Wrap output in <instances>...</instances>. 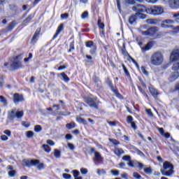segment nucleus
Masks as SVG:
<instances>
[{
	"instance_id": "1",
	"label": "nucleus",
	"mask_w": 179,
	"mask_h": 179,
	"mask_svg": "<svg viewBox=\"0 0 179 179\" xmlns=\"http://www.w3.org/2000/svg\"><path fill=\"white\" fill-rule=\"evenodd\" d=\"M22 59H23V54H20L13 57V62L10 66H8L9 62H5L3 66L7 67L8 71H17V69L23 68V64L20 62Z\"/></svg>"
},
{
	"instance_id": "2",
	"label": "nucleus",
	"mask_w": 179,
	"mask_h": 179,
	"mask_svg": "<svg viewBox=\"0 0 179 179\" xmlns=\"http://www.w3.org/2000/svg\"><path fill=\"white\" fill-rule=\"evenodd\" d=\"M164 62V56L160 51L155 52L150 57V64L154 66H160L163 65Z\"/></svg>"
},
{
	"instance_id": "3",
	"label": "nucleus",
	"mask_w": 179,
	"mask_h": 179,
	"mask_svg": "<svg viewBox=\"0 0 179 179\" xmlns=\"http://www.w3.org/2000/svg\"><path fill=\"white\" fill-rule=\"evenodd\" d=\"M23 167H31V166H37L38 170H43L45 169L44 163L40 162L39 159H24L22 161Z\"/></svg>"
},
{
	"instance_id": "4",
	"label": "nucleus",
	"mask_w": 179,
	"mask_h": 179,
	"mask_svg": "<svg viewBox=\"0 0 179 179\" xmlns=\"http://www.w3.org/2000/svg\"><path fill=\"white\" fill-rule=\"evenodd\" d=\"M162 176L170 177L174 174V165L171 162L166 161L163 164V169H160Z\"/></svg>"
},
{
	"instance_id": "5",
	"label": "nucleus",
	"mask_w": 179,
	"mask_h": 179,
	"mask_svg": "<svg viewBox=\"0 0 179 179\" xmlns=\"http://www.w3.org/2000/svg\"><path fill=\"white\" fill-rule=\"evenodd\" d=\"M164 13V8L162 6H148V15L160 16Z\"/></svg>"
},
{
	"instance_id": "6",
	"label": "nucleus",
	"mask_w": 179,
	"mask_h": 179,
	"mask_svg": "<svg viewBox=\"0 0 179 179\" xmlns=\"http://www.w3.org/2000/svg\"><path fill=\"white\" fill-rule=\"evenodd\" d=\"M106 83L110 87L111 92H113V93H114L115 96H116V97H117V99H120V100H124V96H122V94H121V93H120V91H118V89L117 88V87H114L113 80H111V78H110V77H108L106 78Z\"/></svg>"
},
{
	"instance_id": "7",
	"label": "nucleus",
	"mask_w": 179,
	"mask_h": 179,
	"mask_svg": "<svg viewBox=\"0 0 179 179\" xmlns=\"http://www.w3.org/2000/svg\"><path fill=\"white\" fill-rule=\"evenodd\" d=\"M121 52L122 55H124V57H127V61H129V62H131H131H133V64L135 65L137 69L139 70L141 69L139 67V64H138V62L134 59H133L132 56H131V55H129L128 51H127V48L125 47V43H123L122 44V47L121 48Z\"/></svg>"
},
{
	"instance_id": "8",
	"label": "nucleus",
	"mask_w": 179,
	"mask_h": 179,
	"mask_svg": "<svg viewBox=\"0 0 179 179\" xmlns=\"http://www.w3.org/2000/svg\"><path fill=\"white\" fill-rule=\"evenodd\" d=\"M84 101L91 108L99 110V103L100 102L97 101V97L92 98L90 96H86L84 98Z\"/></svg>"
},
{
	"instance_id": "9",
	"label": "nucleus",
	"mask_w": 179,
	"mask_h": 179,
	"mask_svg": "<svg viewBox=\"0 0 179 179\" xmlns=\"http://www.w3.org/2000/svg\"><path fill=\"white\" fill-rule=\"evenodd\" d=\"M132 10L136 13H147L149 10V6H145L143 4H136L132 7Z\"/></svg>"
},
{
	"instance_id": "10",
	"label": "nucleus",
	"mask_w": 179,
	"mask_h": 179,
	"mask_svg": "<svg viewBox=\"0 0 179 179\" xmlns=\"http://www.w3.org/2000/svg\"><path fill=\"white\" fill-rule=\"evenodd\" d=\"M85 47H87V48H91L90 50L91 55H96L97 52V45H96L93 41H87L85 42Z\"/></svg>"
},
{
	"instance_id": "11",
	"label": "nucleus",
	"mask_w": 179,
	"mask_h": 179,
	"mask_svg": "<svg viewBox=\"0 0 179 179\" xmlns=\"http://www.w3.org/2000/svg\"><path fill=\"white\" fill-rule=\"evenodd\" d=\"M90 153H94L95 158L94 159V162L95 164H99L100 162H103V157H101V155L100 152L96 151V149L93 147L90 148Z\"/></svg>"
},
{
	"instance_id": "12",
	"label": "nucleus",
	"mask_w": 179,
	"mask_h": 179,
	"mask_svg": "<svg viewBox=\"0 0 179 179\" xmlns=\"http://www.w3.org/2000/svg\"><path fill=\"white\" fill-rule=\"evenodd\" d=\"M148 90L151 96H152L155 100L157 101L159 100V95L160 94V92H159V90L155 88L153 85H151L148 87Z\"/></svg>"
},
{
	"instance_id": "13",
	"label": "nucleus",
	"mask_w": 179,
	"mask_h": 179,
	"mask_svg": "<svg viewBox=\"0 0 179 179\" xmlns=\"http://www.w3.org/2000/svg\"><path fill=\"white\" fill-rule=\"evenodd\" d=\"M159 28L157 27H152L148 29L147 31L142 32L143 36H155L157 33Z\"/></svg>"
},
{
	"instance_id": "14",
	"label": "nucleus",
	"mask_w": 179,
	"mask_h": 179,
	"mask_svg": "<svg viewBox=\"0 0 179 179\" xmlns=\"http://www.w3.org/2000/svg\"><path fill=\"white\" fill-rule=\"evenodd\" d=\"M40 33H41V27L38 28L34 32L31 39V44H36V43L38 41V37H40Z\"/></svg>"
},
{
	"instance_id": "15",
	"label": "nucleus",
	"mask_w": 179,
	"mask_h": 179,
	"mask_svg": "<svg viewBox=\"0 0 179 179\" xmlns=\"http://www.w3.org/2000/svg\"><path fill=\"white\" fill-rule=\"evenodd\" d=\"M13 100L15 104H17V103H22V101H24V98L23 97V94L15 93L13 94Z\"/></svg>"
},
{
	"instance_id": "16",
	"label": "nucleus",
	"mask_w": 179,
	"mask_h": 179,
	"mask_svg": "<svg viewBox=\"0 0 179 179\" xmlns=\"http://www.w3.org/2000/svg\"><path fill=\"white\" fill-rule=\"evenodd\" d=\"M127 124H130L132 129L136 131V129H138V126L136 125V122H134V117L131 115H128L127 117Z\"/></svg>"
},
{
	"instance_id": "17",
	"label": "nucleus",
	"mask_w": 179,
	"mask_h": 179,
	"mask_svg": "<svg viewBox=\"0 0 179 179\" xmlns=\"http://www.w3.org/2000/svg\"><path fill=\"white\" fill-rule=\"evenodd\" d=\"M171 62H176L179 60V50H174L171 52L170 56Z\"/></svg>"
},
{
	"instance_id": "18",
	"label": "nucleus",
	"mask_w": 179,
	"mask_h": 179,
	"mask_svg": "<svg viewBox=\"0 0 179 179\" xmlns=\"http://www.w3.org/2000/svg\"><path fill=\"white\" fill-rule=\"evenodd\" d=\"M16 24L17 23L15 20L10 22L8 25L6 27V29H3L4 33H9L10 31H12V30L15 29Z\"/></svg>"
},
{
	"instance_id": "19",
	"label": "nucleus",
	"mask_w": 179,
	"mask_h": 179,
	"mask_svg": "<svg viewBox=\"0 0 179 179\" xmlns=\"http://www.w3.org/2000/svg\"><path fill=\"white\" fill-rule=\"evenodd\" d=\"M169 5L172 9H178L179 0H169Z\"/></svg>"
},
{
	"instance_id": "20",
	"label": "nucleus",
	"mask_w": 179,
	"mask_h": 179,
	"mask_svg": "<svg viewBox=\"0 0 179 179\" xmlns=\"http://www.w3.org/2000/svg\"><path fill=\"white\" fill-rule=\"evenodd\" d=\"M122 159L124 162H129L127 163L129 167H135L134 165V161L131 160V155H124Z\"/></svg>"
},
{
	"instance_id": "21",
	"label": "nucleus",
	"mask_w": 179,
	"mask_h": 179,
	"mask_svg": "<svg viewBox=\"0 0 179 179\" xmlns=\"http://www.w3.org/2000/svg\"><path fill=\"white\" fill-rule=\"evenodd\" d=\"M8 118L10 121H13L16 118V108L12 109L8 112Z\"/></svg>"
},
{
	"instance_id": "22",
	"label": "nucleus",
	"mask_w": 179,
	"mask_h": 179,
	"mask_svg": "<svg viewBox=\"0 0 179 179\" xmlns=\"http://www.w3.org/2000/svg\"><path fill=\"white\" fill-rule=\"evenodd\" d=\"M178 78H179V72L174 71L171 73V76H169V82H174V80H177Z\"/></svg>"
},
{
	"instance_id": "23",
	"label": "nucleus",
	"mask_w": 179,
	"mask_h": 179,
	"mask_svg": "<svg viewBox=\"0 0 179 179\" xmlns=\"http://www.w3.org/2000/svg\"><path fill=\"white\" fill-rule=\"evenodd\" d=\"M155 41H149L145 45V47L142 48L143 51H149V50H150L152 48V47H153V45H155Z\"/></svg>"
},
{
	"instance_id": "24",
	"label": "nucleus",
	"mask_w": 179,
	"mask_h": 179,
	"mask_svg": "<svg viewBox=\"0 0 179 179\" xmlns=\"http://www.w3.org/2000/svg\"><path fill=\"white\" fill-rule=\"evenodd\" d=\"M62 30H64V24L62 23L58 26L56 32L53 36V40L58 37V35L61 33V31H62Z\"/></svg>"
},
{
	"instance_id": "25",
	"label": "nucleus",
	"mask_w": 179,
	"mask_h": 179,
	"mask_svg": "<svg viewBox=\"0 0 179 179\" xmlns=\"http://www.w3.org/2000/svg\"><path fill=\"white\" fill-rule=\"evenodd\" d=\"M136 20H138V15H136V13L131 15L129 17V24H134V23H136Z\"/></svg>"
},
{
	"instance_id": "26",
	"label": "nucleus",
	"mask_w": 179,
	"mask_h": 179,
	"mask_svg": "<svg viewBox=\"0 0 179 179\" xmlns=\"http://www.w3.org/2000/svg\"><path fill=\"white\" fill-rule=\"evenodd\" d=\"M34 19V14L31 13L28 15V17L23 20L22 23L24 24H29V23H31V20Z\"/></svg>"
},
{
	"instance_id": "27",
	"label": "nucleus",
	"mask_w": 179,
	"mask_h": 179,
	"mask_svg": "<svg viewBox=\"0 0 179 179\" xmlns=\"http://www.w3.org/2000/svg\"><path fill=\"white\" fill-rule=\"evenodd\" d=\"M113 153H115V155L117 156V157H121V155H124L125 152L122 148H115L113 151Z\"/></svg>"
},
{
	"instance_id": "28",
	"label": "nucleus",
	"mask_w": 179,
	"mask_h": 179,
	"mask_svg": "<svg viewBox=\"0 0 179 179\" xmlns=\"http://www.w3.org/2000/svg\"><path fill=\"white\" fill-rule=\"evenodd\" d=\"M122 69L124 72V75L127 76V78H128V79H131V73H129V71L128 70L127 66H125V64L124 63L122 64Z\"/></svg>"
},
{
	"instance_id": "29",
	"label": "nucleus",
	"mask_w": 179,
	"mask_h": 179,
	"mask_svg": "<svg viewBox=\"0 0 179 179\" xmlns=\"http://www.w3.org/2000/svg\"><path fill=\"white\" fill-rule=\"evenodd\" d=\"M138 90H139L140 93H141L142 95L147 99V100H149V95H148V93H146V91L143 90L141 86L138 85Z\"/></svg>"
},
{
	"instance_id": "30",
	"label": "nucleus",
	"mask_w": 179,
	"mask_h": 179,
	"mask_svg": "<svg viewBox=\"0 0 179 179\" xmlns=\"http://www.w3.org/2000/svg\"><path fill=\"white\" fill-rule=\"evenodd\" d=\"M76 121L78 124H83V125H87V121L83 117H76Z\"/></svg>"
},
{
	"instance_id": "31",
	"label": "nucleus",
	"mask_w": 179,
	"mask_h": 179,
	"mask_svg": "<svg viewBox=\"0 0 179 179\" xmlns=\"http://www.w3.org/2000/svg\"><path fill=\"white\" fill-rule=\"evenodd\" d=\"M97 25L99 29H101V30H104L106 25L103 24V22H101V18L99 17L97 21Z\"/></svg>"
},
{
	"instance_id": "32",
	"label": "nucleus",
	"mask_w": 179,
	"mask_h": 179,
	"mask_svg": "<svg viewBox=\"0 0 179 179\" xmlns=\"http://www.w3.org/2000/svg\"><path fill=\"white\" fill-rule=\"evenodd\" d=\"M60 76L63 78V80L64 82H66V83H68V82H69V80H71V78H69V77H68V75H66V73H65V72L61 73Z\"/></svg>"
},
{
	"instance_id": "33",
	"label": "nucleus",
	"mask_w": 179,
	"mask_h": 179,
	"mask_svg": "<svg viewBox=\"0 0 179 179\" xmlns=\"http://www.w3.org/2000/svg\"><path fill=\"white\" fill-rule=\"evenodd\" d=\"M23 115H24V111L21 110H16L15 111V118H22Z\"/></svg>"
},
{
	"instance_id": "34",
	"label": "nucleus",
	"mask_w": 179,
	"mask_h": 179,
	"mask_svg": "<svg viewBox=\"0 0 179 179\" xmlns=\"http://www.w3.org/2000/svg\"><path fill=\"white\" fill-rule=\"evenodd\" d=\"M42 148L46 153H50V152H51V147L47 144H43Z\"/></svg>"
},
{
	"instance_id": "35",
	"label": "nucleus",
	"mask_w": 179,
	"mask_h": 179,
	"mask_svg": "<svg viewBox=\"0 0 179 179\" xmlns=\"http://www.w3.org/2000/svg\"><path fill=\"white\" fill-rule=\"evenodd\" d=\"M54 156L56 157V159H59V157H61V151L58 149H55Z\"/></svg>"
},
{
	"instance_id": "36",
	"label": "nucleus",
	"mask_w": 179,
	"mask_h": 179,
	"mask_svg": "<svg viewBox=\"0 0 179 179\" xmlns=\"http://www.w3.org/2000/svg\"><path fill=\"white\" fill-rule=\"evenodd\" d=\"M144 173H145V174H148L149 176H150V174L153 173V169H152V167L150 166L145 168Z\"/></svg>"
},
{
	"instance_id": "37",
	"label": "nucleus",
	"mask_w": 179,
	"mask_h": 179,
	"mask_svg": "<svg viewBox=\"0 0 179 179\" xmlns=\"http://www.w3.org/2000/svg\"><path fill=\"white\" fill-rule=\"evenodd\" d=\"M69 47L70 48L68 50V52H72L75 50V41L70 43Z\"/></svg>"
},
{
	"instance_id": "38",
	"label": "nucleus",
	"mask_w": 179,
	"mask_h": 179,
	"mask_svg": "<svg viewBox=\"0 0 179 179\" xmlns=\"http://www.w3.org/2000/svg\"><path fill=\"white\" fill-rule=\"evenodd\" d=\"M109 142H111L115 146L120 145V141L115 138H109Z\"/></svg>"
},
{
	"instance_id": "39",
	"label": "nucleus",
	"mask_w": 179,
	"mask_h": 179,
	"mask_svg": "<svg viewBox=\"0 0 179 179\" xmlns=\"http://www.w3.org/2000/svg\"><path fill=\"white\" fill-rule=\"evenodd\" d=\"M75 127H76L75 122L68 123L66 124V128H67V129H73V128H75Z\"/></svg>"
},
{
	"instance_id": "40",
	"label": "nucleus",
	"mask_w": 179,
	"mask_h": 179,
	"mask_svg": "<svg viewBox=\"0 0 179 179\" xmlns=\"http://www.w3.org/2000/svg\"><path fill=\"white\" fill-rule=\"evenodd\" d=\"M72 174L74 177V178H76L77 177H79V176L80 175V172H79V171L75 169L72 171Z\"/></svg>"
},
{
	"instance_id": "41",
	"label": "nucleus",
	"mask_w": 179,
	"mask_h": 179,
	"mask_svg": "<svg viewBox=\"0 0 179 179\" xmlns=\"http://www.w3.org/2000/svg\"><path fill=\"white\" fill-rule=\"evenodd\" d=\"M136 15H137V17H138L140 19H146L147 15L142 13H136Z\"/></svg>"
},
{
	"instance_id": "42",
	"label": "nucleus",
	"mask_w": 179,
	"mask_h": 179,
	"mask_svg": "<svg viewBox=\"0 0 179 179\" xmlns=\"http://www.w3.org/2000/svg\"><path fill=\"white\" fill-rule=\"evenodd\" d=\"M0 103H3V104L6 105V104H8V100H6V98H5V96L1 95L0 96Z\"/></svg>"
},
{
	"instance_id": "43",
	"label": "nucleus",
	"mask_w": 179,
	"mask_h": 179,
	"mask_svg": "<svg viewBox=\"0 0 179 179\" xmlns=\"http://www.w3.org/2000/svg\"><path fill=\"white\" fill-rule=\"evenodd\" d=\"M85 57L87 59H88V61H87L88 64H94L93 61L92 60L93 59V57L90 55H86Z\"/></svg>"
},
{
	"instance_id": "44",
	"label": "nucleus",
	"mask_w": 179,
	"mask_h": 179,
	"mask_svg": "<svg viewBox=\"0 0 179 179\" xmlns=\"http://www.w3.org/2000/svg\"><path fill=\"white\" fill-rule=\"evenodd\" d=\"M138 80L141 85V86H143V87L144 89H147L148 86H146V83H145V81L143 80V79H142V78H138Z\"/></svg>"
},
{
	"instance_id": "45",
	"label": "nucleus",
	"mask_w": 179,
	"mask_h": 179,
	"mask_svg": "<svg viewBox=\"0 0 179 179\" xmlns=\"http://www.w3.org/2000/svg\"><path fill=\"white\" fill-rule=\"evenodd\" d=\"M141 71L143 72V73L144 75H145V76H148L149 75V72H148V71H146V67H145V66H142L141 67Z\"/></svg>"
},
{
	"instance_id": "46",
	"label": "nucleus",
	"mask_w": 179,
	"mask_h": 179,
	"mask_svg": "<svg viewBox=\"0 0 179 179\" xmlns=\"http://www.w3.org/2000/svg\"><path fill=\"white\" fill-rule=\"evenodd\" d=\"M43 127H41V125H36L34 127V131L35 132H41V131H42Z\"/></svg>"
},
{
	"instance_id": "47",
	"label": "nucleus",
	"mask_w": 179,
	"mask_h": 179,
	"mask_svg": "<svg viewBox=\"0 0 179 179\" xmlns=\"http://www.w3.org/2000/svg\"><path fill=\"white\" fill-rule=\"evenodd\" d=\"M87 17H89V12L84 11L81 15V19H86Z\"/></svg>"
},
{
	"instance_id": "48",
	"label": "nucleus",
	"mask_w": 179,
	"mask_h": 179,
	"mask_svg": "<svg viewBox=\"0 0 179 179\" xmlns=\"http://www.w3.org/2000/svg\"><path fill=\"white\" fill-rule=\"evenodd\" d=\"M92 80L94 82V83H99V82H100V78H99V76H94L92 77Z\"/></svg>"
},
{
	"instance_id": "49",
	"label": "nucleus",
	"mask_w": 179,
	"mask_h": 179,
	"mask_svg": "<svg viewBox=\"0 0 179 179\" xmlns=\"http://www.w3.org/2000/svg\"><path fill=\"white\" fill-rule=\"evenodd\" d=\"M133 177H134V178H136V179L142 178V176L138 172H134Z\"/></svg>"
},
{
	"instance_id": "50",
	"label": "nucleus",
	"mask_w": 179,
	"mask_h": 179,
	"mask_svg": "<svg viewBox=\"0 0 179 179\" xmlns=\"http://www.w3.org/2000/svg\"><path fill=\"white\" fill-rule=\"evenodd\" d=\"M108 124L110 126V127H115L117 125V124H118V122L117 121H107Z\"/></svg>"
},
{
	"instance_id": "51",
	"label": "nucleus",
	"mask_w": 179,
	"mask_h": 179,
	"mask_svg": "<svg viewBox=\"0 0 179 179\" xmlns=\"http://www.w3.org/2000/svg\"><path fill=\"white\" fill-rule=\"evenodd\" d=\"M34 136V132L32 131H27V138H33Z\"/></svg>"
},
{
	"instance_id": "52",
	"label": "nucleus",
	"mask_w": 179,
	"mask_h": 179,
	"mask_svg": "<svg viewBox=\"0 0 179 179\" xmlns=\"http://www.w3.org/2000/svg\"><path fill=\"white\" fill-rule=\"evenodd\" d=\"M162 23H165L166 24H173V23H174V20H165L162 21Z\"/></svg>"
},
{
	"instance_id": "53",
	"label": "nucleus",
	"mask_w": 179,
	"mask_h": 179,
	"mask_svg": "<svg viewBox=\"0 0 179 179\" xmlns=\"http://www.w3.org/2000/svg\"><path fill=\"white\" fill-rule=\"evenodd\" d=\"M161 27H162L163 29H170V27H173V26L169 25L168 24L162 22L161 24Z\"/></svg>"
},
{
	"instance_id": "54",
	"label": "nucleus",
	"mask_w": 179,
	"mask_h": 179,
	"mask_svg": "<svg viewBox=\"0 0 179 179\" xmlns=\"http://www.w3.org/2000/svg\"><path fill=\"white\" fill-rule=\"evenodd\" d=\"M30 122H26V121H23L22 122V127H24V128H29V127H30Z\"/></svg>"
},
{
	"instance_id": "55",
	"label": "nucleus",
	"mask_w": 179,
	"mask_h": 179,
	"mask_svg": "<svg viewBox=\"0 0 179 179\" xmlns=\"http://www.w3.org/2000/svg\"><path fill=\"white\" fill-rule=\"evenodd\" d=\"M62 177L64 179H71V178H72V176L69 173H63Z\"/></svg>"
},
{
	"instance_id": "56",
	"label": "nucleus",
	"mask_w": 179,
	"mask_h": 179,
	"mask_svg": "<svg viewBox=\"0 0 179 179\" xmlns=\"http://www.w3.org/2000/svg\"><path fill=\"white\" fill-rule=\"evenodd\" d=\"M110 173L113 174V176H119L120 175V171L115 169V170H111Z\"/></svg>"
},
{
	"instance_id": "57",
	"label": "nucleus",
	"mask_w": 179,
	"mask_h": 179,
	"mask_svg": "<svg viewBox=\"0 0 179 179\" xmlns=\"http://www.w3.org/2000/svg\"><path fill=\"white\" fill-rule=\"evenodd\" d=\"M145 113L148 114V117H153V112H152V109H146Z\"/></svg>"
},
{
	"instance_id": "58",
	"label": "nucleus",
	"mask_w": 179,
	"mask_h": 179,
	"mask_svg": "<svg viewBox=\"0 0 179 179\" xmlns=\"http://www.w3.org/2000/svg\"><path fill=\"white\" fill-rule=\"evenodd\" d=\"M15 175H16V171L15 170L10 171L8 172L9 177H15Z\"/></svg>"
},
{
	"instance_id": "59",
	"label": "nucleus",
	"mask_w": 179,
	"mask_h": 179,
	"mask_svg": "<svg viewBox=\"0 0 179 179\" xmlns=\"http://www.w3.org/2000/svg\"><path fill=\"white\" fill-rule=\"evenodd\" d=\"M10 10H17V6L16 4H10Z\"/></svg>"
},
{
	"instance_id": "60",
	"label": "nucleus",
	"mask_w": 179,
	"mask_h": 179,
	"mask_svg": "<svg viewBox=\"0 0 179 179\" xmlns=\"http://www.w3.org/2000/svg\"><path fill=\"white\" fill-rule=\"evenodd\" d=\"M67 146L70 149V150H75V145L73 144L68 143Z\"/></svg>"
},
{
	"instance_id": "61",
	"label": "nucleus",
	"mask_w": 179,
	"mask_h": 179,
	"mask_svg": "<svg viewBox=\"0 0 179 179\" xmlns=\"http://www.w3.org/2000/svg\"><path fill=\"white\" fill-rule=\"evenodd\" d=\"M97 174L100 176V174H106V170L104 169H97L96 171Z\"/></svg>"
},
{
	"instance_id": "62",
	"label": "nucleus",
	"mask_w": 179,
	"mask_h": 179,
	"mask_svg": "<svg viewBox=\"0 0 179 179\" xmlns=\"http://www.w3.org/2000/svg\"><path fill=\"white\" fill-rule=\"evenodd\" d=\"M157 129H158V131H159V134H161V135H162V136L164 135V129H163V127H157Z\"/></svg>"
},
{
	"instance_id": "63",
	"label": "nucleus",
	"mask_w": 179,
	"mask_h": 179,
	"mask_svg": "<svg viewBox=\"0 0 179 179\" xmlns=\"http://www.w3.org/2000/svg\"><path fill=\"white\" fill-rule=\"evenodd\" d=\"M80 173H81V174H83V175L87 174V169L81 168L80 169Z\"/></svg>"
},
{
	"instance_id": "64",
	"label": "nucleus",
	"mask_w": 179,
	"mask_h": 179,
	"mask_svg": "<svg viewBox=\"0 0 179 179\" xmlns=\"http://www.w3.org/2000/svg\"><path fill=\"white\" fill-rule=\"evenodd\" d=\"M3 134H5L6 135H7V136H10L12 135V131H10V130L9 129H6L3 131Z\"/></svg>"
}]
</instances>
